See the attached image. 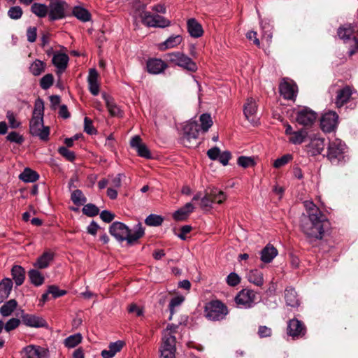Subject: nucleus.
Listing matches in <instances>:
<instances>
[{
    "mask_svg": "<svg viewBox=\"0 0 358 358\" xmlns=\"http://www.w3.org/2000/svg\"><path fill=\"white\" fill-rule=\"evenodd\" d=\"M306 215H303L300 227L309 241L322 240L330 223L320 208L311 201L303 202Z\"/></svg>",
    "mask_w": 358,
    "mask_h": 358,
    "instance_id": "nucleus-1",
    "label": "nucleus"
},
{
    "mask_svg": "<svg viewBox=\"0 0 358 358\" xmlns=\"http://www.w3.org/2000/svg\"><path fill=\"white\" fill-rule=\"evenodd\" d=\"M109 232L117 241H127L129 244H133L143 236L145 230L141 223H138L130 229L122 222H115L110 225Z\"/></svg>",
    "mask_w": 358,
    "mask_h": 358,
    "instance_id": "nucleus-2",
    "label": "nucleus"
},
{
    "mask_svg": "<svg viewBox=\"0 0 358 358\" xmlns=\"http://www.w3.org/2000/svg\"><path fill=\"white\" fill-rule=\"evenodd\" d=\"M44 103L42 99H37L34 103L32 117L29 122V132L32 136L41 140L47 141L50 134L48 127L43 125Z\"/></svg>",
    "mask_w": 358,
    "mask_h": 358,
    "instance_id": "nucleus-3",
    "label": "nucleus"
},
{
    "mask_svg": "<svg viewBox=\"0 0 358 358\" xmlns=\"http://www.w3.org/2000/svg\"><path fill=\"white\" fill-rule=\"evenodd\" d=\"M178 326L169 324L164 330L161 346L159 348L160 358H176V336Z\"/></svg>",
    "mask_w": 358,
    "mask_h": 358,
    "instance_id": "nucleus-4",
    "label": "nucleus"
},
{
    "mask_svg": "<svg viewBox=\"0 0 358 358\" xmlns=\"http://www.w3.org/2000/svg\"><path fill=\"white\" fill-rule=\"evenodd\" d=\"M347 146L344 142L338 138L330 141L327 147V158L334 164H338L345 161Z\"/></svg>",
    "mask_w": 358,
    "mask_h": 358,
    "instance_id": "nucleus-5",
    "label": "nucleus"
},
{
    "mask_svg": "<svg viewBox=\"0 0 358 358\" xmlns=\"http://www.w3.org/2000/svg\"><path fill=\"white\" fill-rule=\"evenodd\" d=\"M227 313V306L218 300L212 301L205 306L206 317L210 320H222Z\"/></svg>",
    "mask_w": 358,
    "mask_h": 358,
    "instance_id": "nucleus-6",
    "label": "nucleus"
},
{
    "mask_svg": "<svg viewBox=\"0 0 358 358\" xmlns=\"http://www.w3.org/2000/svg\"><path fill=\"white\" fill-rule=\"evenodd\" d=\"M184 134L182 138L185 146L192 148L196 145L199 136V124L195 120H191L185 124L183 128Z\"/></svg>",
    "mask_w": 358,
    "mask_h": 358,
    "instance_id": "nucleus-7",
    "label": "nucleus"
},
{
    "mask_svg": "<svg viewBox=\"0 0 358 358\" xmlns=\"http://www.w3.org/2000/svg\"><path fill=\"white\" fill-rule=\"evenodd\" d=\"M166 57L169 62L180 66L189 71L195 72L197 70L196 64L182 52H171L168 54Z\"/></svg>",
    "mask_w": 358,
    "mask_h": 358,
    "instance_id": "nucleus-8",
    "label": "nucleus"
},
{
    "mask_svg": "<svg viewBox=\"0 0 358 358\" xmlns=\"http://www.w3.org/2000/svg\"><path fill=\"white\" fill-rule=\"evenodd\" d=\"M257 293L250 289H243L235 297L236 304L244 308H250L255 304Z\"/></svg>",
    "mask_w": 358,
    "mask_h": 358,
    "instance_id": "nucleus-9",
    "label": "nucleus"
},
{
    "mask_svg": "<svg viewBox=\"0 0 358 358\" xmlns=\"http://www.w3.org/2000/svg\"><path fill=\"white\" fill-rule=\"evenodd\" d=\"M22 358H49L48 348L36 345H29L20 352Z\"/></svg>",
    "mask_w": 358,
    "mask_h": 358,
    "instance_id": "nucleus-10",
    "label": "nucleus"
},
{
    "mask_svg": "<svg viewBox=\"0 0 358 358\" xmlns=\"http://www.w3.org/2000/svg\"><path fill=\"white\" fill-rule=\"evenodd\" d=\"M142 22L148 27H166L169 26L170 21L159 15H152L149 12L144 13L142 16Z\"/></svg>",
    "mask_w": 358,
    "mask_h": 358,
    "instance_id": "nucleus-11",
    "label": "nucleus"
},
{
    "mask_svg": "<svg viewBox=\"0 0 358 358\" xmlns=\"http://www.w3.org/2000/svg\"><path fill=\"white\" fill-rule=\"evenodd\" d=\"M338 115L336 112L328 111L321 118V129L324 132L333 131L338 125Z\"/></svg>",
    "mask_w": 358,
    "mask_h": 358,
    "instance_id": "nucleus-12",
    "label": "nucleus"
},
{
    "mask_svg": "<svg viewBox=\"0 0 358 358\" xmlns=\"http://www.w3.org/2000/svg\"><path fill=\"white\" fill-rule=\"evenodd\" d=\"M279 90L285 99L294 100L296 96L297 86L292 82L283 80L280 84Z\"/></svg>",
    "mask_w": 358,
    "mask_h": 358,
    "instance_id": "nucleus-13",
    "label": "nucleus"
},
{
    "mask_svg": "<svg viewBox=\"0 0 358 358\" xmlns=\"http://www.w3.org/2000/svg\"><path fill=\"white\" fill-rule=\"evenodd\" d=\"M317 114L312 110L303 108L298 111L296 122L304 126L311 125L316 120Z\"/></svg>",
    "mask_w": 358,
    "mask_h": 358,
    "instance_id": "nucleus-14",
    "label": "nucleus"
},
{
    "mask_svg": "<svg viewBox=\"0 0 358 358\" xmlns=\"http://www.w3.org/2000/svg\"><path fill=\"white\" fill-rule=\"evenodd\" d=\"M22 322L26 326L34 328H41L47 326L46 321L43 317L36 315L24 314L22 315Z\"/></svg>",
    "mask_w": 358,
    "mask_h": 358,
    "instance_id": "nucleus-15",
    "label": "nucleus"
},
{
    "mask_svg": "<svg viewBox=\"0 0 358 358\" xmlns=\"http://www.w3.org/2000/svg\"><path fill=\"white\" fill-rule=\"evenodd\" d=\"M130 145L132 148H134L136 150L140 157L146 159L151 158L149 149L145 143H142V140L139 136H134L131 138Z\"/></svg>",
    "mask_w": 358,
    "mask_h": 358,
    "instance_id": "nucleus-16",
    "label": "nucleus"
},
{
    "mask_svg": "<svg viewBox=\"0 0 358 358\" xmlns=\"http://www.w3.org/2000/svg\"><path fill=\"white\" fill-rule=\"evenodd\" d=\"M324 139L320 137H315L311 139L308 145H306V151L311 156L320 155L324 149Z\"/></svg>",
    "mask_w": 358,
    "mask_h": 358,
    "instance_id": "nucleus-17",
    "label": "nucleus"
},
{
    "mask_svg": "<svg viewBox=\"0 0 358 358\" xmlns=\"http://www.w3.org/2000/svg\"><path fill=\"white\" fill-rule=\"evenodd\" d=\"M306 333L303 324L298 320H291L288 323L287 334L293 338L303 336Z\"/></svg>",
    "mask_w": 358,
    "mask_h": 358,
    "instance_id": "nucleus-18",
    "label": "nucleus"
},
{
    "mask_svg": "<svg viewBox=\"0 0 358 358\" xmlns=\"http://www.w3.org/2000/svg\"><path fill=\"white\" fill-rule=\"evenodd\" d=\"M66 3L64 1H57L50 5L49 17L50 20L61 19L64 17Z\"/></svg>",
    "mask_w": 358,
    "mask_h": 358,
    "instance_id": "nucleus-19",
    "label": "nucleus"
},
{
    "mask_svg": "<svg viewBox=\"0 0 358 358\" xmlns=\"http://www.w3.org/2000/svg\"><path fill=\"white\" fill-rule=\"evenodd\" d=\"M352 94V89L345 86V87L338 90L335 103L337 108L342 107L345 103H346L351 98Z\"/></svg>",
    "mask_w": 358,
    "mask_h": 358,
    "instance_id": "nucleus-20",
    "label": "nucleus"
},
{
    "mask_svg": "<svg viewBox=\"0 0 358 358\" xmlns=\"http://www.w3.org/2000/svg\"><path fill=\"white\" fill-rule=\"evenodd\" d=\"M99 74L95 69H91L87 77V83L90 92L96 96L99 93V83L98 82Z\"/></svg>",
    "mask_w": 358,
    "mask_h": 358,
    "instance_id": "nucleus-21",
    "label": "nucleus"
},
{
    "mask_svg": "<svg viewBox=\"0 0 358 358\" xmlns=\"http://www.w3.org/2000/svg\"><path fill=\"white\" fill-rule=\"evenodd\" d=\"M166 64L160 59H150L147 62V69L150 73L159 74L166 68Z\"/></svg>",
    "mask_w": 358,
    "mask_h": 358,
    "instance_id": "nucleus-22",
    "label": "nucleus"
},
{
    "mask_svg": "<svg viewBox=\"0 0 358 358\" xmlns=\"http://www.w3.org/2000/svg\"><path fill=\"white\" fill-rule=\"evenodd\" d=\"M338 36L344 42L350 41L351 39L357 40L355 35L354 27L351 24H345L338 29Z\"/></svg>",
    "mask_w": 358,
    "mask_h": 358,
    "instance_id": "nucleus-23",
    "label": "nucleus"
},
{
    "mask_svg": "<svg viewBox=\"0 0 358 358\" xmlns=\"http://www.w3.org/2000/svg\"><path fill=\"white\" fill-rule=\"evenodd\" d=\"M277 249L271 244H267L261 251V261L264 263H270L278 255Z\"/></svg>",
    "mask_w": 358,
    "mask_h": 358,
    "instance_id": "nucleus-24",
    "label": "nucleus"
},
{
    "mask_svg": "<svg viewBox=\"0 0 358 358\" xmlns=\"http://www.w3.org/2000/svg\"><path fill=\"white\" fill-rule=\"evenodd\" d=\"M187 31L189 35L194 38L201 37L203 34L201 24L194 18L188 20L187 22Z\"/></svg>",
    "mask_w": 358,
    "mask_h": 358,
    "instance_id": "nucleus-25",
    "label": "nucleus"
},
{
    "mask_svg": "<svg viewBox=\"0 0 358 358\" xmlns=\"http://www.w3.org/2000/svg\"><path fill=\"white\" fill-rule=\"evenodd\" d=\"M69 57L65 53L57 52L52 57V63L59 73L63 72L67 67Z\"/></svg>",
    "mask_w": 358,
    "mask_h": 358,
    "instance_id": "nucleus-26",
    "label": "nucleus"
},
{
    "mask_svg": "<svg viewBox=\"0 0 358 358\" xmlns=\"http://www.w3.org/2000/svg\"><path fill=\"white\" fill-rule=\"evenodd\" d=\"M124 343L122 341H117L116 342H113L110 343L108 345V349L103 350L101 351V356L103 358H112L118 352H120L123 346Z\"/></svg>",
    "mask_w": 358,
    "mask_h": 358,
    "instance_id": "nucleus-27",
    "label": "nucleus"
},
{
    "mask_svg": "<svg viewBox=\"0 0 358 358\" xmlns=\"http://www.w3.org/2000/svg\"><path fill=\"white\" fill-rule=\"evenodd\" d=\"M194 206L192 203H187L183 207L176 210L173 217L176 221H182L187 219L189 215L193 212Z\"/></svg>",
    "mask_w": 358,
    "mask_h": 358,
    "instance_id": "nucleus-28",
    "label": "nucleus"
},
{
    "mask_svg": "<svg viewBox=\"0 0 358 358\" xmlns=\"http://www.w3.org/2000/svg\"><path fill=\"white\" fill-rule=\"evenodd\" d=\"M244 115L248 120L254 122L255 115L257 112V103L252 98L247 99L244 105Z\"/></svg>",
    "mask_w": 358,
    "mask_h": 358,
    "instance_id": "nucleus-29",
    "label": "nucleus"
},
{
    "mask_svg": "<svg viewBox=\"0 0 358 358\" xmlns=\"http://www.w3.org/2000/svg\"><path fill=\"white\" fill-rule=\"evenodd\" d=\"M247 278L256 286L261 287L264 284V275L259 269L250 270L247 274Z\"/></svg>",
    "mask_w": 358,
    "mask_h": 358,
    "instance_id": "nucleus-30",
    "label": "nucleus"
},
{
    "mask_svg": "<svg viewBox=\"0 0 358 358\" xmlns=\"http://www.w3.org/2000/svg\"><path fill=\"white\" fill-rule=\"evenodd\" d=\"M13 287V282L10 278H4L0 282V302L7 299Z\"/></svg>",
    "mask_w": 358,
    "mask_h": 358,
    "instance_id": "nucleus-31",
    "label": "nucleus"
},
{
    "mask_svg": "<svg viewBox=\"0 0 358 358\" xmlns=\"http://www.w3.org/2000/svg\"><path fill=\"white\" fill-rule=\"evenodd\" d=\"M285 299L287 306L291 307H297L299 306V301L296 291L288 287L285 291Z\"/></svg>",
    "mask_w": 358,
    "mask_h": 358,
    "instance_id": "nucleus-32",
    "label": "nucleus"
},
{
    "mask_svg": "<svg viewBox=\"0 0 358 358\" xmlns=\"http://www.w3.org/2000/svg\"><path fill=\"white\" fill-rule=\"evenodd\" d=\"M11 274L17 286H20L24 282L25 279V271L21 266L15 265L13 266Z\"/></svg>",
    "mask_w": 358,
    "mask_h": 358,
    "instance_id": "nucleus-33",
    "label": "nucleus"
},
{
    "mask_svg": "<svg viewBox=\"0 0 358 358\" xmlns=\"http://www.w3.org/2000/svg\"><path fill=\"white\" fill-rule=\"evenodd\" d=\"M182 40V38L180 35L171 36L164 42L159 44V49L161 50H165L166 49L175 48L180 44Z\"/></svg>",
    "mask_w": 358,
    "mask_h": 358,
    "instance_id": "nucleus-34",
    "label": "nucleus"
},
{
    "mask_svg": "<svg viewBox=\"0 0 358 358\" xmlns=\"http://www.w3.org/2000/svg\"><path fill=\"white\" fill-rule=\"evenodd\" d=\"M52 259L53 254L50 252H45L37 259L36 262L34 264V266L41 269L45 268L49 266Z\"/></svg>",
    "mask_w": 358,
    "mask_h": 358,
    "instance_id": "nucleus-35",
    "label": "nucleus"
},
{
    "mask_svg": "<svg viewBox=\"0 0 358 358\" xmlns=\"http://www.w3.org/2000/svg\"><path fill=\"white\" fill-rule=\"evenodd\" d=\"M102 97L104 99L106 107L112 116H118L121 114L120 108L116 105L111 97L105 93L102 94Z\"/></svg>",
    "mask_w": 358,
    "mask_h": 358,
    "instance_id": "nucleus-36",
    "label": "nucleus"
},
{
    "mask_svg": "<svg viewBox=\"0 0 358 358\" xmlns=\"http://www.w3.org/2000/svg\"><path fill=\"white\" fill-rule=\"evenodd\" d=\"M39 178V175L29 168H25L20 174L19 178L24 182H34Z\"/></svg>",
    "mask_w": 358,
    "mask_h": 358,
    "instance_id": "nucleus-37",
    "label": "nucleus"
},
{
    "mask_svg": "<svg viewBox=\"0 0 358 358\" xmlns=\"http://www.w3.org/2000/svg\"><path fill=\"white\" fill-rule=\"evenodd\" d=\"M308 133L305 129L295 131L289 137V142L294 145L301 144L306 140Z\"/></svg>",
    "mask_w": 358,
    "mask_h": 358,
    "instance_id": "nucleus-38",
    "label": "nucleus"
},
{
    "mask_svg": "<svg viewBox=\"0 0 358 358\" xmlns=\"http://www.w3.org/2000/svg\"><path fill=\"white\" fill-rule=\"evenodd\" d=\"M28 276L30 280V282L34 285L35 286H40L44 282V277L43 274L36 269H31L28 272Z\"/></svg>",
    "mask_w": 358,
    "mask_h": 358,
    "instance_id": "nucleus-39",
    "label": "nucleus"
},
{
    "mask_svg": "<svg viewBox=\"0 0 358 358\" xmlns=\"http://www.w3.org/2000/svg\"><path fill=\"white\" fill-rule=\"evenodd\" d=\"M83 336L81 334L77 333L68 336L64 341L65 347L68 348H73L82 342Z\"/></svg>",
    "mask_w": 358,
    "mask_h": 358,
    "instance_id": "nucleus-40",
    "label": "nucleus"
},
{
    "mask_svg": "<svg viewBox=\"0 0 358 358\" xmlns=\"http://www.w3.org/2000/svg\"><path fill=\"white\" fill-rule=\"evenodd\" d=\"M210 196L212 198L213 203L222 204L227 199L226 194L217 188L210 190Z\"/></svg>",
    "mask_w": 358,
    "mask_h": 358,
    "instance_id": "nucleus-41",
    "label": "nucleus"
},
{
    "mask_svg": "<svg viewBox=\"0 0 358 358\" xmlns=\"http://www.w3.org/2000/svg\"><path fill=\"white\" fill-rule=\"evenodd\" d=\"M17 302L14 299L9 300L5 303L0 308V313L3 317L9 316L12 314L17 307Z\"/></svg>",
    "mask_w": 358,
    "mask_h": 358,
    "instance_id": "nucleus-42",
    "label": "nucleus"
},
{
    "mask_svg": "<svg viewBox=\"0 0 358 358\" xmlns=\"http://www.w3.org/2000/svg\"><path fill=\"white\" fill-rule=\"evenodd\" d=\"M31 10L36 16L39 17H44L48 13V8L46 5L43 3H34L31 7Z\"/></svg>",
    "mask_w": 358,
    "mask_h": 358,
    "instance_id": "nucleus-43",
    "label": "nucleus"
},
{
    "mask_svg": "<svg viewBox=\"0 0 358 358\" xmlns=\"http://www.w3.org/2000/svg\"><path fill=\"white\" fill-rule=\"evenodd\" d=\"M73 13L75 17L83 22H87L90 20V13L87 10L82 7H75Z\"/></svg>",
    "mask_w": 358,
    "mask_h": 358,
    "instance_id": "nucleus-44",
    "label": "nucleus"
},
{
    "mask_svg": "<svg viewBox=\"0 0 358 358\" xmlns=\"http://www.w3.org/2000/svg\"><path fill=\"white\" fill-rule=\"evenodd\" d=\"M45 64L41 60H35L30 66V71L34 76H39L44 71Z\"/></svg>",
    "mask_w": 358,
    "mask_h": 358,
    "instance_id": "nucleus-45",
    "label": "nucleus"
},
{
    "mask_svg": "<svg viewBox=\"0 0 358 358\" xmlns=\"http://www.w3.org/2000/svg\"><path fill=\"white\" fill-rule=\"evenodd\" d=\"M199 120L201 122V130L203 132L208 131V129L213 125V120L209 114H207V113L202 114L199 117Z\"/></svg>",
    "mask_w": 358,
    "mask_h": 358,
    "instance_id": "nucleus-46",
    "label": "nucleus"
},
{
    "mask_svg": "<svg viewBox=\"0 0 358 358\" xmlns=\"http://www.w3.org/2000/svg\"><path fill=\"white\" fill-rule=\"evenodd\" d=\"M163 220L164 219L162 216L155 214H151L146 217L145 222L148 226L157 227L162 224Z\"/></svg>",
    "mask_w": 358,
    "mask_h": 358,
    "instance_id": "nucleus-47",
    "label": "nucleus"
},
{
    "mask_svg": "<svg viewBox=\"0 0 358 358\" xmlns=\"http://www.w3.org/2000/svg\"><path fill=\"white\" fill-rule=\"evenodd\" d=\"M71 200L76 205H83L87 201L86 197L80 189L74 190L72 192Z\"/></svg>",
    "mask_w": 358,
    "mask_h": 358,
    "instance_id": "nucleus-48",
    "label": "nucleus"
},
{
    "mask_svg": "<svg viewBox=\"0 0 358 358\" xmlns=\"http://www.w3.org/2000/svg\"><path fill=\"white\" fill-rule=\"evenodd\" d=\"M293 159V156L291 154H286L282 156L280 158L276 159L273 162V166L275 169H280L282 166H284L289 162Z\"/></svg>",
    "mask_w": 358,
    "mask_h": 358,
    "instance_id": "nucleus-49",
    "label": "nucleus"
},
{
    "mask_svg": "<svg viewBox=\"0 0 358 358\" xmlns=\"http://www.w3.org/2000/svg\"><path fill=\"white\" fill-rule=\"evenodd\" d=\"M82 211L87 216L94 217L99 214V209L94 204L88 203L83 206Z\"/></svg>",
    "mask_w": 358,
    "mask_h": 358,
    "instance_id": "nucleus-50",
    "label": "nucleus"
},
{
    "mask_svg": "<svg viewBox=\"0 0 358 358\" xmlns=\"http://www.w3.org/2000/svg\"><path fill=\"white\" fill-rule=\"evenodd\" d=\"M184 301H185V297L183 296H177L173 297L171 300L170 303H169V309H170V312H171V315L169 317V320H171V318H172V315H173V313H174V308L176 307L180 306L183 303Z\"/></svg>",
    "mask_w": 358,
    "mask_h": 358,
    "instance_id": "nucleus-51",
    "label": "nucleus"
},
{
    "mask_svg": "<svg viewBox=\"0 0 358 358\" xmlns=\"http://www.w3.org/2000/svg\"><path fill=\"white\" fill-rule=\"evenodd\" d=\"M22 10L20 6H13L8 10V15L13 20H18L22 15Z\"/></svg>",
    "mask_w": 358,
    "mask_h": 358,
    "instance_id": "nucleus-52",
    "label": "nucleus"
},
{
    "mask_svg": "<svg viewBox=\"0 0 358 358\" xmlns=\"http://www.w3.org/2000/svg\"><path fill=\"white\" fill-rule=\"evenodd\" d=\"M54 78L52 74H46L41 80V87L43 90L50 88L53 84Z\"/></svg>",
    "mask_w": 358,
    "mask_h": 358,
    "instance_id": "nucleus-53",
    "label": "nucleus"
},
{
    "mask_svg": "<svg viewBox=\"0 0 358 358\" xmlns=\"http://www.w3.org/2000/svg\"><path fill=\"white\" fill-rule=\"evenodd\" d=\"M213 201L210 196V192H207L202 198L200 202V207L202 209L206 210L212 208Z\"/></svg>",
    "mask_w": 358,
    "mask_h": 358,
    "instance_id": "nucleus-54",
    "label": "nucleus"
},
{
    "mask_svg": "<svg viewBox=\"0 0 358 358\" xmlns=\"http://www.w3.org/2000/svg\"><path fill=\"white\" fill-rule=\"evenodd\" d=\"M7 140L17 144H22L24 142V137L16 131L10 132L7 137Z\"/></svg>",
    "mask_w": 358,
    "mask_h": 358,
    "instance_id": "nucleus-55",
    "label": "nucleus"
},
{
    "mask_svg": "<svg viewBox=\"0 0 358 358\" xmlns=\"http://www.w3.org/2000/svg\"><path fill=\"white\" fill-rule=\"evenodd\" d=\"M6 118L8 121L10 127L16 129L20 126V122L16 120L13 112L8 110L6 113Z\"/></svg>",
    "mask_w": 358,
    "mask_h": 358,
    "instance_id": "nucleus-56",
    "label": "nucleus"
},
{
    "mask_svg": "<svg viewBox=\"0 0 358 358\" xmlns=\"http://www.w3.org/2000/svg\"><path fill=\"white\" fill-rule=\"evenodd\" d=\"M238 164L243 168H248L254 165V159L250 157L241 156L238 157Z\"/></svg>",
    "mask_w": 358,
    "mask_h": 358,
    "instance_id": "nucleus-57",
    "label": "nucleus"
},
{
    "mask_svg": "<svg viewBox=\"0 0 358 358\" xmlns=\"http://www.w3.org/2000/svg\"><path fill=\"white\" fill-rule=\"evenodd\" d=\"M20 324V320L17 318L10 319L3 326L7 332L15 329Z\"/></svg>",
    "mask_w": 358,
    "mask_h": 358,
    "instance_id": "nucleus-58",
    "label": "nucleus"
},
{
    "mask_svg": "<svg viewBox=\"0 0 358 358\" xmlns=\"http://www.w3.org/2000/svg\"><path fill=\"white\" fill-rule=\"evenodd\" d=\"M241 282V278L236 273H231L227 278V283L231 287H235Z\"/></svg>",
    "mask_w": 358,
    "mask_h": 358,
    "instance_id": "nucleus-59",
    "label": "nucleus"
},
{
    "mask_svg": "<svg viewBox=\"0 0 358 358\" xmlns=\"http://www.w3.org/2000/svg\"><path fill=\"white\" fill-rule=\"evenodd\" d=\"M59 153L65 157L67 160L72 162L75 159V154L73 152L69 150L66 147H61L58 150Z\"/></svg>",
    "mask_w": 358,
    "mask_h": 358,
    "instance_id": "nucleus-60",
    "label": "nucleus"
},
{
    "mask_svg": "<svg viewBox=\"0 0 358 358\" xmlns=\"http://www.w3.org/2000/svg\"><path fill=\"white\" fill-rule=\"evenodd\" d=\"M48 293L52 294L53 298H57L66 294V291L61 290L55 285H50L48 289Z\"/></svg>",
    "mask_w": 358,
    "mask_h": 358,
    "instance_id": "nucleus-61",
    "label": "nucleus"
},
{
    "mask_svg": "<svg viewBox=\"0 0 358 358\" xmlns=\"http://www.w3.org/2000/svg\"><path fill=\"white\" fill-rule=\"evenodd\" d=\"M84 131L88 134H94L96 132L92 121L87 117L84 120Z\"/></svg>",
    "mask_w": 358,
    "mask_h": 358,
    "instance_id": "nucleus-62",
    "label": "nucleus"
},
{
    "mask_svg": "<svg viewBox=\"0 0 358 358\" xmlns=\"http://www.w3.org/2000/svg\"><path fill=\"white\" fill-rule=\"evenodd\" d=\"M123 175L121 173H119L116 175L115 176H113L111 178L109 184L112 186L111 187H114L116 189H118L121 187L122 184V178Z\"/></svg>",
    "mask_w": 358,
    "mask_h": 358,
    "instance_id": "nucleus-63",
    "label": "nucleus"
},
{
    "mask_svg": "<svg viewBox=\"0 0 358 358\" xmlns=\"http://www.w3.org/2000/svg\"><path fill=\"white\" fill-rule=\"evenodd\" d=\"M100 217L103 222L109 223L114 219L115 215L110 211L105 210L100 213Z\"/></svg>",
    "mask_w": 358,
    "mask_h": 358,
    "instance_id": "nucleus-64",
    "label": "nucleus"
}]
</instances>
